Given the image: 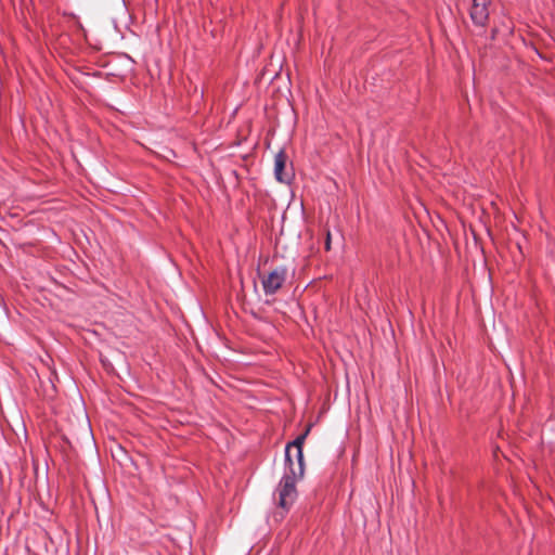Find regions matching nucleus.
<instances>
[{"label":"nucleus","mask_w":555,"mask_h":555,"mask_svg":"<svg viewBox=\"0 0 555 555\" xmlns=\"http://www.w3.org/2000/svg\"><path fill=\"white\" fill-rule=\"evenodd\" d=\"M301 477L298 467H295V463H291L289 466L286 465L285 473L276 488L280 507L287 509L295 502L297 498L296 481Z\"/></svg>","instance_id":"nucleus-1"},{"label":"nucleus","mask_w":555,"mask_h":555,"mask_svg":"<svg viewBox=\"0 0 555 555\" xmlns=\"http://www.w3.org/2000/svg\"><path fill=\"white\" fill-rule=\"evenodd\" d=\"M310 431V427L307 428V430L299 435L294 441L287 443L286 448H285V462H286V465L289 466L291 463H294L292 457H291V450L292 449H295L296 450V459H297V463L295 464V467H298V473H299V476H304V454H302V446H304V442H305V439L307 438L308 434Z\"/></svg>","instance_id":"nucleus-2"},{"label":"nucleus","mask_w":555,"mask_h":555,"mask_svg":"<svg viewBox=\"0 0 555 555\" xmlns=\"http://www.w3.org/2000/svg\"><path fill=\"white\" fill-rule=\"evenodd\" d=\"M287 270L285 267H278L262 279V287L266 295L275 294L286 280Z\"/></svg>","instance_id":"nucleus-3"},{"label":"nucleus","mask_w":555,"mask_h":555,"mask_svg":"<svg viewBox=\"0 0 555 555\" xmlns=\"http://www.w3.org/2000/svg\"><path fill=\"white\" fill-rule=\"evenodd\" d=\"M287 155L280 150L274 156V177L279 182L289 183L293 179L291 171L286 170Z\"/></svg>","instance_id":"nucleus-4"},{"label":"nucleus","mask_w":555,"mask_h":555,"mask_svg":"<svg viewBox=\"0 0 555 555\" xmlns=\"http://www.w3.org/2000/svg\"><path fill=\"white\" fill-rule=\"evenodd\" d=\"M489 0H473L470 8V18L474 24L483 26L489 17Z\"/></svg>","instance_id":"nucleus-5"},{"label":"nucleus","mask_w":555,"mask_h":555,"mask_svg":"<svg viewBox=\"0 0 555 555\" xmlns=\"http://www.w3.org/2000/svg\"><path fill=\"white\" fill-rule=\"evenodd\" d=\"M325 248H326V250L331 249V233H330V231H327V234H326Z\"/></svg>","instance_id":"nucleus-6"}]
</instances>
